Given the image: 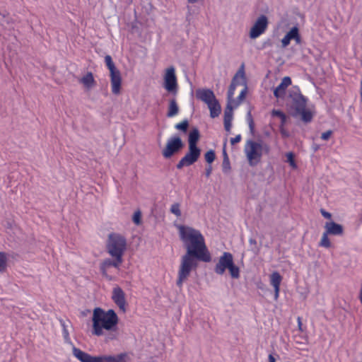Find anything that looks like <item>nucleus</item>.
<instances>
[{"label":"nucleus","instance_id":"42","mask_svg":"<svg viewBox=\"0 0 362 362\" xmlns=\"http://www.w3.org/2000/svg\"><path fill=\"white\" fill-rule=\"evenodd\" d=\"M321 214H322V215L325 218H329V219H330V218H331V217H332V216H331V214H330V213H329V212H327V211H325V210H323V209H322V210H321Z\"/></svg>","mask_w":362,"mask_h":362},{"label":"nucleus","instance_id":"4","mask_svg":"<svg viewBox=\"0 0 362 362\" xmlns=\"http://www.w3.org/2000/svg\"><path fill=\"white\" fill-rule=\"evenodd\" d=\"M244 152L250 166L257 165L264 153L269 152V146L262 141L247 140L244 147Z\"/></svg>","mask_w":362,"mask_h":362},{"label":"nucleus","instance_id":"47","mask_svg":"<svg viewBox=\"0 0 362 362\" xmlns=\"http://www.w3.org/2000/svg\"><path fill=\"white\" fill-rule=\"evenodd\" d=\"M199 1V0H188V1H189V3H192V4L196 3V2H198Z\"/></svg>","mask_w":362,"mask_h":362},{"label":"nucleus","instance_id":"10","mask_svg":"<svg viewBox=\"0 0 362 362\" xmlns=\"http://www.w3.org/2000/svg\"><path fill=\"white\" fill-rule=\"evenodd\" d=\"M268 24L269 21L266 16L261 15L259 16L250 29V38L256 39L264 34L267 29Z\"/></svg>","mask_w":362,"mask_h":362},{"label":"nucleus","instance_id":"19","mask_svg":"<svg viewBox=\"0 0 362 362\" xmlns=\"http://www.w3.org/2000/svg\"><path fill=\"white\" fill-rule=\"evenodd\" d=\"M79 82L86 90H90L96 85V81L91 72L86 73L79 79Z\"/></svg>","mask_w":362,"mask_h":362},{"label":"nucleus","instance_id":"8","mask_svg":"<svg viewBox=\"0 0 362 362\" xmlns=\"http://www.w3.org/2000/svg\"><path fill=\"white\" fill-rule=\"evenodd\" d=\"M163 88L170 94L176 95L178 92V83L173 66L167 68L163 74Z\"/></svg>","mask_w":362,"mask_h":362},{"label":"nucleus","instance_id":"20","mask_svg":"<svg viewBox=\"0 0 362 362\" xmlns=\"http://www.w3.org/2000/svg\"><path fill=\"white\" fill-rule=\"evenodd\" d=\"M298 99L299 107L297 109L298 111H300L302 119L305 122H310L313 118V114L310 110L304 109L305 105L304 98L302 96H299Z\"/></svg>","mask_w":362,"mask_h":362},{"label":"nucleus","instance_id":"32","mask_svg":"<svg viewBox=\"0 0 362 362\" xmlns=\"http://www.w3.org/2000/svg\"><path fill=\"white\" fill-rule=\"evenodd\" d=\"M287 162L293 169L297 168V165L294 160V154L292 152H288L286 154Z\"/></svg>","mask_w":362,"mask_h":362},{"label":"nucleus","instance_id":"49","mask_svg":"<svg viewBox=\"0 0 362 362\" xmlns=\"http://www.w3.org/2000/svg\"><path fill=\"white\" fill-rule=\"evenodd\" d=\"M281 134H282L283 135H286V132H285L283 129H281Z\"/></svg>","mask_w":362,"mask_h":362},{"label":"nucleus","instance_id":"16","mask_svg":"<svg viewBox=\"0 0 362 362\" xmlns=\"http://www.w3.org/2000/svg\"><path fill=\"white\" fill-rule=\"evenodd\" d=\"M110 81L112 93L115 95H118L120 93L122 84L120 72L118 71L114 73H111Z\"/></svg>","mask_w":362,"mask_h":362},{"label":"nucleus","instance_id":"39","mask_svg":"<svg viewBox=\"0 0 362 362\" xmlns=\"http://www.w3.org/2000/svg\"><path fill=\"white\" fill-rule=\"evenodd\" d=\"M241 135L238 134L235 137L230 139V144L232 145H235V144L239 143L241 140Z\"/></svg>","mask_w":362,"mask_h":362},{"label":"nucleus","instance_id":"6","mask_svg":"<svg viewBox=\"0 0 362 362\" xmlns=\"http://www.w3.org/2000/svg\"><path fill=\"white\" fill-rule=\"evenodd\" d=\"M127 243L125 237L119 233H111L107 241V251L112 257L123 259L127 250Z\"/></svg>","mask_w":362,"mask_h":362},{"label":"nucleus","instance_id":"25","mask_svg":"<svg viewBox=\"0 0 362 362\" xmlns=\"http://www.w3.org/2000/svg\"><path fill=\"white\" fill-rule=\"evenodd\" d=\"M179 107L175 99L170 100L167 116L173 117L178 114Z\"/></svg>","mask_w":362,"mask_h":362},{"label":"nucleus","instance_id":"27","mask_svg":"<svg viewBox=\"0 0 362 362\" xmlns=\"http://www.w3.org/2000/svg\"><path fill=\"white\" fill-rule=\"evenodd\" d=\"M105 62L108 69L110 70V74L118 71L112 62V57L110 55L105 56Z\"/></svg>","mask_w":362,"mask_h":362},{"label":"nucleus","instance_id":"5","mask_svg":"<svg viewBox=\"0 0 362 362\" xmlns=\"http://www.w3.org/2000/svg\"><path fill=\"white\" fill-rule=\"evenodd\" d=\"M238 86H244V88L241 90L238 95V103L235 104V106L238 105L240 103H241L243 99L245 97V95L247 93V82H246V78H245V67L244 65L242 64L240 67L239 70L237 71L235 75L234 76L232 82L229 86L228 90V104L233 105L235 103V100L233 98L235 91L236 89V87Z\"/></svg>","mask_w":362,"mask_h":362},{"label":"nucleus","instance_id":"30","mask_svg":"<svg viewBox=\"0 0 362 362\" xmlns=\"http://www.w3.org/2000/svg\"><path fill=\"white\" fill-rule=\"evenodd\" d=\"M7 257L5 253L0 252V272H4L7 267Z\"/></svg>","mask_w":362,"mask_h":362},{"label":"nucleus","instance_id":"22","mask_svg":"<svg viewBox=\"0 0 362 362\" xmlns=\"http://www.w3.org/2000/svg\"><path fill=\"white\" fill-rule=\"evenodd\" d=\"M283 277L278 272H272L269 276L270 284L274 288H280Z\"/></svg>","mask_w":362,"mask_h":362},{"label":"nucleus","instance_id":"44","mask_svg":"<svg viewBox=\"0 0 362 362\" xmlns=\"http://www.w3.org/2000/svg\"><path fill=\"white\" fill-rule=\"evenodd\" d=\"M211 170H212V168L211 166H209L206 170V177H209L210 176L211 173Z\"/></svg>","mask_w":362,"mask_h":362},{"label":"nucleus","instance_id":"1","mask_svg":"<svg viewBox=\"0 0 362 362\" xmlns=\"http://www.w3.org/2000/svg\"><path fill=\"white\" fill-rule=\"evenodd\" d=\"M174 225L186 249L185 255L181 258L177 280V286L181 288L192 270L197 267V259L209 262L211 257L205 244L204 237L199 230L186 225Z\"/></svg>","mask_w":362,"mask_h":362},{"label":"nucleus","instance_id":"3","mask_svg":"<svg viewBox=\"0 0 362 362\" xmlns=\"http://www.w3.org/2000/svg\"><path fill=\"white\" fill-rule=\"evenodd\" d=\"M73 356L80 362H131L130 356L126 352L92 356L76 346L73 347Z\"/></svg>","mask_w":362,"mask_h":362},{"label":"nucleus","instance_id":"15","mask_svg":"<svg viewBox=\"0 0 362 362\" xmlns=\"http://www.w3.org/2000/svg\"><path fill=\"white\" fill-rule=\"evenodd\" d=\"M196 96L207 105L216 100L214 92L209 89H198L196 92Z\"/></svg>","mask_w":362,"mask_h":362},{"label":"nucleus","instance_id":"29","mask_svg":"<svg viewBox=\"0 0 362 362\" xmlns=\"http://www.w3.org/2000/svg\"><path fill=\"white\" fill-rule=\"evenodd\" d=\"M225 146H226V143L224 144V148H223V156H224L223 162V172L227 173L229 171L230 168L229 160H228V158L226 149H225Z\"/></svg>","mask_w":362,"mask_h":362},{"label":"nucleus","instance_id":"35","mask_svg":"<svg viewBox=\"0 0 362 362\" xmlns=\"http://www.w3.org/2000/svg\"><path fill=\"white\" fill-rule=\"evenodd\" d=\"M141 213L140 211H136L134 212L132 221L136 225H139L141 223Z\"/></svg>","mask_w":362,"mask_h":362},{"label":"nucleus","instance_id":"38","mask_svg":"<svg viewBox=\"0 0 362 362\" xmlns=\"http://www.w3.org/2000/svg\"><path fill=\"white\" fill-rule=\"evenodd\" d=\"M332 134V131L328 130V131H327L325 132H323L322 134L321 138H322V139L326 141V140H328L330 138Z\"/></svg>","mask_w":362,"mask_h":362},{"label":"nucleus","instance_id":"43","mask_svg":"<svg viewBox=\"0 0 362 362\" xmlns=\"http://www.w3.org/2000/svg\"><path fill=\"white\" fill-rule=\"evenodd\" d=\"M297 322H298V329L302 331V322H301V318L300 317H298L297 318Z\"/></svg>","mask_w":362,"mask_h":362},{"label":"nucleus","instance_id":"40","mask_svg":"<svg viewBox=\"0 0 362 362\" xmlns=\"http://www.w3.org/2000/svg\"><path fill=\"white\" fill-rule=\"evenodd\" d=\"M224 128L228 133H230L232 128V122H224Z\"/></svg>","mask_w":362,"mask_h":362},{"label":"nucleus","instance_id":"21","mask_svg":"<svg viewBox=\"0 0 362 362\" xmlns=\"http://www.w3.org/2000/svg\"><path fill=\"white\" fill-rule=\"evenodd\" d=\"M69 323V322H66L63 320H60V325L62 327V336H63L64 342L66 344L71 345V346L73 348L75 346L73 344L71 337H70L69 331L68 329V324Z\"/></svg>","mask_w":362,"mask_h":362},{"label":"nucleus","instance_id":"18","mask_svg":"<svg viewBox=\"0 0 362 362\" xmlns=\"http://www.w3.org/2000/svg\"><path fill=\"white\" fill-rule=\"evenodd\" d=\"M291 84V79L288 76L282 78L280 84L274 89V95L276 98H281L284 95L286 88Z\"/></svg>","mask_w":362,"mask_h":362},{"label":"nucleus","instance_id":"7","mask_svg":"<svg viewBox=\"0 0 362 362\" xmlns=\"http://www.w3.org/2000/svg\"><path fill=\"white\" fill-rule=\"evenodd\" d=\"M226 269H228L232 278H239L240 269L238 267L234 264L232 254L228 252H223L219 257L218 261L215 266L214 271L217 274L223 275Z\"/></svg>","mask_w":362,"mask_h":362},{"label":"nucleus","instance_id":"9","mask_svg":"<svg viewBox=\"0 0 362 362\" xmlns=\"http://www.w3.org/2000/svg\"><path fill=\"white\" fill-rule=\"evenodd\" d=\"M183 147V142L179 136L175 135L169 138L165 147L162 151V155L165 158H170L177 153Z\"/></svg>","mask_w":362,"mask_h":362},{"label":"nucleus","instance_id":"41","mask_svg":"<svg viewBox=\"0 0 362 362\" xmlns=\"http://www.w3.org/2000/svg\"><path fill=\"white\" fill-rule=\"evenodd\" d=\"M274 298L275 300H277L279 297L280 288H274Z\"/></svg>","mask_w":362,"mask_h":362},{"label":"nucleus","instance_id":"46","mask_svg":"<svg viewBox=\"0 0 362 362\" xmlns=\"http://www.w3.org/2000/svg\"><path fill=\"white\" fill-rule=\"evenodd\" d=\"M359 300H360L361 303L362 304V284H361V286L360 292H359Z\"/></svg>","mask_w":362,"mask_h":362},{"label":"nucleus","instance_id":"12","mask_svg":"<svg viewBox=\"0 0 362 362\" xmlns=\"http://www.w3.org/2000/svg\"><path fill=\"white\" fill-rule=\"evenodd\" d=\"M111 298L114 303L121 311L125 313L127 310V300L124 291L118 286L112 288Z\"/></svg>","mask_w":362,"mask_h":362},{"label":"nucleus","instance_id":"34","mask_svg":"<svg viewBox=\"0 0 362 362\" xmlns=\"http://www.w3.org/2000/svg\"><path fill=\"white\" fill-rule=\"evenodd\" d=\"M204 156L206 161L209 163H211L216 158L215 153L212 150L207 151Z\"/></svg>","mask_w":362,"mask_h":362},{"label":"nucleus","instance_id":"11","mask_svg":"<svg viewBox=\"0 0 362 362\" xmlns=\"http://www.w3.org/2000/svg\"><path fill=\"white\" fill-rule=\"evenodd\" d=\"M201 154V150L198 147H189V151L185 156L179 161L177 165L178 169H181L184 166H189L194 163Z\"/></svg>","mask_w":362,"mask_h":362},{"label":"nucleus","instance_id":"17","mask_svg":"<svg viewBox=\"0 0 362 362\" xmlns=\"http://www.w3.org/2000/svg\"><path fill=\"white\" fill-rule=\"evenodd\" d=\"M325 229L326 234L332 235H341L344 232L342 226L333 221L327 222L325 225Z\"/></svg>","mask_w":362,"mask_h":362},{"label":"nucleus","instance_id":"45","mask_svg":"<svg viewBox=\"0 0 362 362\" xmlns=\"http://www.w3.org/2000/svg\"><path fill=\"white\" fill-rule=\"evenodd\" d=\"M268 359H269V362H276L275 358L272 354L269 355Z\"/></svg>","mask_w":362,"mask_h":362},{"label":"nucleus","instance_id":"23","mask_svg":"<svg viewBox=\"0 0 362 362\" xmlns=\"http://www.w3.org/2000/svg\"><path fill=\"white\" fill-rule=\"evenodd\" d=\"M207 105L210 110V116L212 118L216 117L219 115V114L221 113V108L217 100Z\"/></svg>","mask_w":362,"mask_h":362},{"label":"nucleus","instance_id":"24","mask_svg":"<svg viewBox=\"0 0 362 362\" xmlns=\"http://www.w3.org/2000/svg\"><path fill=\"white\" fill-rule=\"evenodd\" d=\"M199 138V133L197 129L192 130L189 134V147H197V143Z\"/></svg>","mask_w":362,"mask_h":362},{"label":"nucleus","instance_id":"36","mask_svg":"<svg viewBox=\"0 0 362 362\" xmlns=\"http://www.w3.org/2000/svg\"><path fill=\"white\" fill-rule=\"evenodd\" d=\"M188 127V122L187 120H184L180 123H178L175 125V128L178 130L186 132Z\"/></svg>","mask_w":362,"mask_h":362},{"label":"nucleus","instance_id":"14","mask_svg":"<svg viewBox=\"0 0 362 362\" xmlns=\"http://www.w3.org/2000/svg\"><path fill=\"white\" fill-rule=\"evenodd\" d=\"M123 262V259L118 257H112V259H105L101 263L100 269L104 276L108 279H112V277L108 275V269L110 267H113L115 268H119Z\"/></svg>","mask_w":362,"mask_h":362},{"label":"nucleus","instance_id":"26","mask_svg":"<svg viewBox=\"0 0 362 362\" xmlns=\"http://www.w3.org/2000/svg\"><path fill=\"white\" fill-rule=\"evenodd\" d=\"M233 105L228 104L224 112V122H232L233 119Z\"/></svg>","mask_w":362,"mask_h":362},{"label":"nucleus","instance_id":"28","mask_svg":"<svg viewBox=\"0 0 362 362\" xmlns=\"http://www.w3.org/2000/svg\"><path fill=\"white\" fill-rule=\"evenodd\" d=\"M170 211L176 216L177 218L180 217L182 215L181 209H180V204L179 203H173L170 208Z\"/></svg>","mask_w":362,"mask_h":362},{"label":"nucleus","instance_id":"33","mask_svg":"<svg viewBox=\"0 0 362 362\" xmlns=\"http://www.w3.org/2000/svg\"><path fill=\"white\" fill-rule=\"evenodd\" d=\"M272 115L273 117H279L281 119L282 125H284V123L286 122V117L285 114L284 112H282L281 111L278 110H274L272 112Z\"/></svg>","mask_w":362,"mask_h":362},{"label":"nucleus","instance_id":"31","mask_svg":"<svg viewBox=\"0 0 362 362\" xmlns=\"http://www.w3.org/2000/svg\"><path fill=\"white\" fill-rule=\"evenodd\" d=\"M328 235H329L326 234L325 232L323 233V234L322 235L321 240L320 242V246L324 247L326 248H328L331 246V243L329 240Z\"/></svg>","mask_w":362,"mask_h":362},{"label":"nucleus","instance_id":"13","mask_svg":"<svg viewBox=\"0 0 362 362\" xmlns=\"http://www.w3.org/2000/svg\"><path fill=\"white\" fill-rule=\"evenodd\" d=\"M295 41L296 44L300 45L301 43V37L299 33L298 26L292 27L284 36L281 40V47L286 48L288 47L291 41Z\"/></svg>","mask_w":362,"mask_h":362},{"label":"nucleus","instance_id":"2","mask_svg":"<svg viewBox=\"0 0 362 362\" xmlns=\"http://www.w3.org/2000/svg\"><path fill=\"white\" fill-rule=\"evenodd\" d=\"M91 321L93 335L104 337L106 341L117 339L119 319L114 310H105L99 307L95 308Z\"/></svg>","mask_w":362,"mask_h":362},{"label":"nucleus","instance_id":"37","mask_svg":"<svg viewBox=\"0 0 362 362\" xmlns=\"http://www.w3.org/2000/svg\"><path fill=\"white\" fill-rule=\"evenodd\" d=\"M247 123H248L250 132L252 133L254 132L255 124H254V122L252 118L250 112H248V114L247 115Z\"/></svg>","mask_w":362,"mask_h":362},{"label":"nucleus","instance_id":"48","mask_svg":"<svg viewBox=\"0 0 362 362\" xmlns=\"http://www.w3.org/2000/svg\"><path fill=\"white\" fill-rule=\"evenodd\" d=\"M199 1V0H188V1H189V3H192V4L196 3V2H198Z\"/></svg>","mask_w":362,"mask_h":362}]
</instances>
